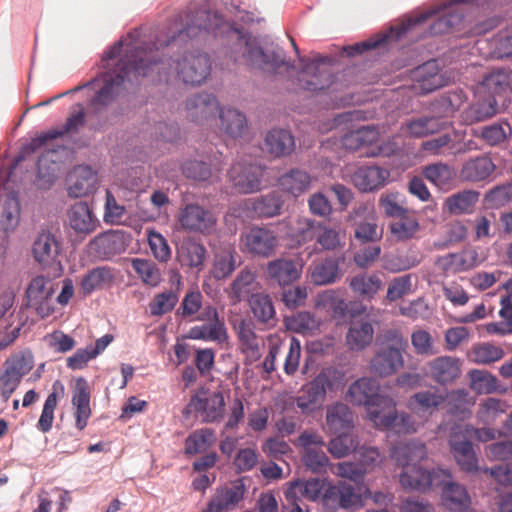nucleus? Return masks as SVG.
I'll return each mask as SVG.
<instances>
[{"mask_svg": "<svg viewBox=\"0 0 512 512\" xmlns=\"http://www.w3.org/2000/svg\"><path fill=\"white\" fill-rule=\"evenodd\" d=\"M222 26H224V20L218 12L196 5L188 6L175 16L166 32L156 36L154 43H138L135 41L138 32H130L127 36L130 41L126 43L128 47L126 55L120 59L114 72L105 73L101 78H95L83 86L75 87L73 91L89 85L96 87L101 82L102 86L92 98L91 105L96 109L105 107L114 100L126 80L137 81L140 77H148L154 73L160 81L168 76L173 61L171 58L164 60L159 57L161 48L171 44L185 43L205 33L211 32L217 35Z\"/></svg>", "mask_w": 512, "mask_h": 512, "instance_id": "obj_1", "label": "nucleus"}, {"mask_svg": "<svg viewBox=\"0 0 512 512\" xmlns=\"http://www.w3.org/2000/svg\"><path fill=\"white\" fill-rule=\"evenodd\" d=\"M390 456L403 468L400 483L405 489L425 492L444 484L450 478L448 470L437 468L429 471L417 464L427 457L426 446L419 441L394 446Z\"/></svg>", "mask_w": 512, "mask_h": 512, "instance_id": "obj_2", "label": "nucleus"}, {"mask_svg": "<svg viewBox=\"0 0 512 512\" xmlns=\"http://www.w3.org/2000/svg\"><path fill=\"white\" fill-rule=\"evenodd\" d=\"M407 340L397 330H387L379 338L377 348L369 361V370L381 378L394 375L403 368Z\"/></svg>", "mask_w": 512, "mask_h": 512, "instance_id": "obj_3", "label": "nucleus"}, {"mask_svg": "<svg viewBox=\"0 0 512 512\" xmlns=\"http://www.w3.org/2000/svg\"><path fill=\"white\" fill-rule=\"evenodd\" d=\"M488 0H451L433 10L422 13L418 17L410 18L401 26V32H407L413 27L425 22L434 15L438 17L430 25V34H445L458 28L464 19L463 4L483 5Z\"/></svg>", "mask_w": 512, "mask_h": 512, "instance_id": "obj_4", "label": "nucleus"}, {"mask_svg": "<svg viewBox=\"0 0 512 512\" xmlns=\"http://www.w3.org/2000/svg\"><path fill=\"white\" fill-rule=\"evenodd\" d=\"M346 400L358 406H365L369 419L381 423L380 416L386 409H393L394 399L380 393V384L372 377H362L353 382L345 396Z\"/></svg>", "mask_w": 512, "mask_h": 512, "instance_id": "obj_5", "label": "nucleus"}, {"mask_svg": "<svg viewBox=\"0 0 512 512\" xmlns=\"http://www.w3.org/2000/svg\"><path fill=\"white\" fill-rule=\"evenodd\" d=\"M239 45L243 47L240 62L250 68L275 71L287 65L281 49L265 52L255 38L241 36Z\"/></svg>", "mask_w": 512, "mask_h": 512, "instance_id": "obj_6", "label": "nucleus"}, {"mask_svg": "<svg viewBox=\"0 0 512 512\" xmlns=\"http://www.w3.org/2000/svg\"><path fill=\"white\" fill-rule=\"evenodd\" d=\"M467 429L461 423H454L450 428L448 444L457 464L466 472L478 471V459L470 439L467 437Z\"/></svg>", "mask_w": 512, "mask_h": 512, "instance_id": "obj_7", "label": "nucleus"}, {"mask_svg": "<svg viewBox=\"0 0 512 512\" xmlns=\"http://www.w3.org/2000/svg\"><path fill=\"white\" fill-rule=\"evenodd\" d=\"M263 172L260 165L236 161L228 171V178L237 192L254 193L261 188Z\"/></svg>", "mask_w": 512, "mask_h": 512, "instance_id": "obj_8", "label": "nucleus"}, {"mask_svg": "<svg viewBox=\"0 0 512 512\" xmlns=\"http://www.w3.org/2000/svg\"><path fill=\"white\" fill-rule=\"evenodd\" d=\"M177 219L183 230L204 235L211 234L217 222L214 214L199 204L185 205L180 209Z\"/></svg>", "mask_w": 512, "mask_h": 512, "instance_id": "obj_9", "label": "nucleus"}, {"mask_svg": "<svg viewBox=\"0 0 512 512\" xmlns=\"http://www.w3.org/2000/svg\"><path fill=\"white\" fill-rule=\"evenodd\" d=\"M298 445L303 448L302 460L308 469L313 472L325 471L329 458L323 450L325 442L321 435L304 431L298 437Z\"/></svg>", "mask_w": 512, "mask_h": 512, "instance_id": "obj_10", "label": "nucleus"}, {"mask_svg": "<svg viewBox=\"0 0 512 512\" xmlns=\"http://www.w3.org/2000/svg\"><path fill=\"white\" fill-rule=\"evenodd\" d=\"M246 486L242 479L219 487L207 503L205 512H231L244 499Z\"/></svg>", "mask_w": 512, "mask_h": 512, "instance_id": "obj_11", "label": "nucleus"}, {"mask_svg": "<svg viewBox=\"0 0 512 512\" xmlns=\"http://www.w3.org/2000/svg\"><path fill=\"white\" fill-rule=\"evenodd\" d=\"M211 73L206 54H187L177 62V74L186 84L201 85Z\"/></svg>", "mask_w": 512, "mask_h": 512, "instance_id": "obj_12", "label": "nucleus"}, {"mask_svg": "<svg viewBox=\"0 0 512 512\" xmlns=\"http://www.w3.org/2000/svg\"><path fill=\"white\" fill-rule=\"evenodd\" d=\"M32 369L24 356H14L4 363L3 372L0 374V396L7 402L12 393L17 389L20 381Z\"/></svg>", "mask_w": 512, "mask_h": 512, "instance_id": "obj_13", "label": "nucleus"}, {"mask_svg": "<svg viewBox=\"0 0 512 512\" xmlns=\"http://www.w3.org/2000/svg\"><path fill=\"white\" fill-rule=\"evenodd\" d=\"M246 251L260 257H270L278 245L275 233L267 228L252 227L241 235Z\"/></svg>", "mask_w": 512, "mask_h": 512, "instance_id": "obj_14", "label": "nucleus"}, {"mask_svg": "<svg viewBox=\"0 0 512 512\" xmlns=\"http://www.w3.org/2000/svg\"><path fill=\"white\" fill-rule=\"evenodd\" d=\"M301 89L311 92L322 91L333 83L330 69L318 61H311L303 67L298 75Z\"/></svg>", "mask_w": 512, "mask_h": 512, "instance_id": "obj_15", "label": "nucleus"}, {"mask_svg": "<svg viewBox=\"0 0 512 512\" xmlns=\"http://www.w3.org/2000/svg\"><path fill=\"white\" fill-rule=\"evenodd\" d=\"M219 110L220 107L216 97L209 93L195 94L185 102L187 118L199 124L214 118L215 113Z\"/></svg>", "mask_w": 512, "mask_h": 512, "instance_id": "obj_16", "label": "nucleus"}, {"mask_svg": "<svg viewBox=\"0 0 512 512\" xmlns=\"http://www.w3.org/2000/svg\"><path fill=\"white\" fill-rule=\"evenodd\" d=\"M61 244L58 237L49 230H42L38 233L33 243V256L43 267H49L59 263L58 256Z\"/></svg>", "mask_w": 512, "mask_h": 512, "instance_id": "obj_17", "label": "nucleus"}, {"mask_svg": "<svg viewBox=\"0 0 512 512\" xmlns=\"http://www.w3.org/2000/svg\"><path fill=\"white\" fill-rule=\"evenodd\" d=\"M189 407L202 417L204 422L220 421L225 411V400L221 392H213L206 397L194 396Z\"/></svg>", "mask_w": 512, "mask_h": 512, "instance_id": "obj_18", "label": "nucleus"}, {"mask_svg": "<svg viewBox=\"0 0 512 512\" xmlns=\"http://www.w3.org/2000/svg\"><path fill=\"white\" fill-rule=\"evenodd\" d=\"M429 376L438 384L446 385L460 377V360L453 356H439L427 363Z\"/></svg>", "mask_w": 512, "mask_h": 512, "instance_id": "obj_19", "label": "nucleus"}, {"mask_svg": "<svg viewBox=\"0 0 512 512\" xmlns=\"http://www.w3.org/2000/svg\"><path fill=\"white\" fill-rule=\"evenodd\" d=\"M85 122V112L81 105H77V110H74L67 118L62 129H52L47 132L41 133L37 137L33 138L27 145L29 151H36L49 141L61 137L67 133L75 132L79 127L83 126Z\"/></svg>", "mask_w": 512, "mask_h": 512, "instance_id": "obj_20", "label": "nucleus"}, {"mask_svg": "<svg viewBox=\"0 0 512 512\" xmlns=\"http://www.w3.org/2000/svg\"><path fill=\"white\" fill-rule=\"evenodd\" d=\"M97 187V175L91 167L79 165L68 176V195L79 198L93 193Z\"/></svg>", "mask_w": 512, "mask_h": 512, "instance_id": "obj_21", "label": "nucleus"}, {"mask_svg": "<svg viewBox=\"0 0 512 512\" xmlns=\"http://www.w3.org/2000/svg\"><path fill=\"white\" fill-rule=\"evenodd\" d=\"M496 170V165L487 155H480L466 160L460 170L462 180L472 183L489 181Z\"/></svg>", "mask_w": 512, "mask_h": 512, "instance_id": "obj_22", "label": "nucleus"}, {"mask_svg": "<svg viewBox=\"0 0 512 512\" xmlns=\"http://www.w3.org/2000/svg\"><path fill=\"white\" fill-rule=\"evenodd\" d=\"M326 481L321 479H310L307 481L297 480L291 482L285 491V499L288 503H295L302 499L316 501L323 496Z\"/></svg>", "mask_w": 512, "mask_h": 512, "instance_id": "obj_23", "label": "nucleus"}, {"mask_svg": "<svg viewBox=\"0 0 512 512\" xmlns=\"http://www.w3.org/2000/svg\"><path fill=\"white\" fill-rule=\"evenodd\" d=\"M480 263L479 254L474 248L459 253H450L438 259L437 264L445 273L456 274L470 270Z\"/></svg>", "mask_w": 512, "mask_h": 512, "instance_id": "obj_24", "label": "nucleus"}, {"mask_svg": "<svg viewBox=\"0 0 512 512\" xmlns=\"http://www.w3.org/2000/svg\"><path fill=\"white\" fill-rule=\"evenodd\" d=\"M510 74L505 70H495L484 76L477 86V96L497 99L505 97L511 90Z\"/></svg>", "mask_w": 512, "mask_h": 512, "instance_id": "obj_25", "label": "nucleus"}, {"mask_svg": "<svg viewBox=\"0 0 512 512\" xmlns=\"http://www.w3.org/2000/svg\"><path fill=\"white\" fill-rule=\"evenodd\" d=\"M260 289L256 280V274L249 268L242 269L236 278L230 284L227 293L233 304L239 303L246 298H250L252 294L258 293Z\"/></svg>", "mask_w": 512, "mask_h": 512, "instance_id": "obj_26", "label": "nucleus"}, {"mask_svg": "<svg viewBox=\"0 0 512 512\" xmlns=\"http://www.w3.org/2000/svg\"><path fill=\"white\" fill-rule=\"evenodd\" d=\"M413 78L423 93H430L446 85L444 76L440 73L437 60H430L417 67Z\"/></svg>", "mask_w": 512, "mask_h": 512, "instance_id": "obj_27", "label": "nucleus"}, {"mask_svg": "<svg viewBox=\"0 0 512 512\" xmlns=\"http://www.w3.org/2000/svg\"><path fill=\"white\" fill-rule=\"evenodd\" d=\"M67 218L69 226L77 234H91L98 226V220L86 202L80 201L72 205L68 210Z\"/></svg>", "mask_w": 512, "mask_h": 512, "instance_id": "obj_28", "label": "nucleus"}, {"mask_svg": "<svg viewBox=\"0 0 512 512\" xmlns=\"http://www.w3.org/2000/svg\"><path fill=\"white\" fill-rule=\"evenodd\" d=\"M452 476L439 487L442 488L441 501L443 506L452 512H462L469 508L471 498L466 488L451 481Z\"/></svg>", "mask_w": 512, "mask_h": 512, "instance_id": "obj_29", "label": "nucleus"}, {"mask_svg": "<svg viewBox=\"0 0 512 512\" xmlns=\"http://www.w3.org/2000/svg\"><path fill=\"white\" fill-rule=\"evenodd\" d=\"M389 172L377 166L358 168L351 176L354 186L362 192H370L382 187Z\"/></svg>", "mask_w": 512, "mask_h": 512, "instance_id": "obj_30", "label": "nucleus"}, {"mask_svg": "<svg viewBox=\"0 0 512 512\" xmlns=\"http://www.w3.org/2000/svg\"><path fill=\"white\" fill-rule=\"evenodd\" d=\"M381 423L374 425L382 429H393L397 433L412 434L417 432L418 424L414 418L407 413H397L396 402L394 401L393 409H386L380 416Z\"/></svg>", "mask_w": 512, "mask_h": 512, "instance_id": "obj_31", "label": "nucleus"}, {"mask_svg": "<svg viewBox=\"0 0 512 512\" xmlns=\"http://www.w3.org/2000/svg\"><path fill=\"white\" fill-rule=\"evenodd\" d=\"M176 258L181 266L201 269L206 258V249L201 243L188 237L178 246Z\"/></svg>", "mask_w": 512, "mask_h": 512, "instance_id": "obj_32", "label": "nucleus"}, {"mask_svg": "<svg viewBox=\"0 0 512 512\" xmlns=\"http://www.w3.org/2000/svg\"><path fill=\"white\" fill-rule=\"evenodd\" d=\"M238 254L234 247L228 245L217 249L214 253L210 274L216 280L229 277L236 267Z\"/></svg>", "mask_w": 512, "mask_h": 512, "instance_id": "obj_33", "label": "nucleus"}, {"mask_svg": "<svg viewBox=\"0 0 512 512\" xmlns=\"http://www.w3.org/2000/svg\"><path fill=\"white\" fill-rule=\"evenodd\" d=\"M444 401L445 397L442 394L426 390L412 395L407 402V407L416 415L431 416Z\"/></svg>", "mask_w": 512, "mask_h": 512, "instance_id": "obj_34", "label": "nucleus"}, {"mask_svg": "<svg viewBox=\"0 0 512 512\" xmlns=\"http://www.w3.org/2000/svg\"><path fill=\"white\" fill-rule=\"evenodd\" d=\"M498 100L487 96H478V100L466 108L462 114L466 124H474L491 119L498 113Z\"/></svg>", "mask_w": 512, "mask_h": 512, "instance_id": "obj_35", "label": "nucleus"}, {"mask_svg": "<svg viewBox=\"0 0 512 512\" xmlns=\"http://www.w3.org/2000/svg\"><path fill=\"white\" fill-rule=\"evenodd\" d=\"M267 152L273 157L290 155L295 149L293 135L285 129H272L265 137Z\"/></svg>", "mask_w": 512, "mask_h": 512, "instance_id": "obj_36", "label": "nucleus"}, {"mask_svg": "<svg viewBox=\"0 0 512 512\" xmlns=\"http://www.w3.org/2000/svg\"><path fill=\"white\" fill-rule=\"evenodd\" d=\"M219 119L221 129L231 138L242 137L248 129L246 116L235 108H220Z\"/></svg>", "mask_w": 512, "mask_h": 512, "instance_id": "obj_37", "label": "nucleus"}, {"mask_svg": "<svg viewBox=\"0 0 512 512\" xmlns=\"http://www.w3.org/2000/svg\"><path fill=\"white\" fill-rule=\"evenodd\" d=\"M238 338L241 352L249 363L256 362L261 358L263 343L245 321H242L238 327Z\"/></svg>", "mask_w": 512, "mask_h": 512, "instance_id": "obj_38", "label": "nucleus"}, {"mask_svg": "<svg viewBox=\"0 0 512 512\" xmlns=\"http://www.w3.org/2000/svg\"><path fill=\"white\" fill-rule=\"evenodd\" d=\"M269 277L279 285H288L300 277V269L292 259L279 258L267 264Z\"/></svg>", "mask_w": 512, "mask_h": 512, "instance_id": "obj_39", "label": "nucleus"}, {"mask_svg": "<svg viewBox=\"0 0 512 512\" xmlns=\"http://www.w3.org/2000/svg\"><path fill=\"white\" fill-rule=\"evenodd\" d=\"M65 395L64 385L60 380H56L52 385V391L47 396L42 413L37 423V428L43 433L51 430L54 421V411L57 407L58 400Z\"/></svg>", "mask_w": 512, "mask_h": 512, "instance_id": "obj_40", "label": "nucleus"}, {"mask_svg": "<svg viewBox=\"0 0 512 512\" xmlns=\"http://www.w3.org/2000/svg\"><path fill=\"white\" fill-rule=\"evenodd\" d=\"M325 399L324 390L313 379L302 386L296 398V404L303 413H311L321 407Z\"/></svg>", "mask_w": 512, "mask_h": 512, "instance_id": "obj_41", "label": "nucleus"}, {"mask_svg": "<svg viewBox=\"0 0 512 512\" xmlns=\"http://www.w3.org/2000/svg\"><path fill=\"white\" fill-rule=\"evenodd\" d=\"M374 329L368 321H353L346 335L349 349L360 351L366 348L373 340Z\"/></svg>", "mask_w": 512, "mask_h": 512, "instance_id": "obj_42", "label": "nucleus"}, {"mask_svg": "<svg viewBox=\"0 0 512 512\" xmlns=\"http://www.w3.org/2000/svg\"><path fill=\"white\" fill-rule=\"evenodd\" d=\"M479 200V193L463 190L446 198L444 207L453 215L470 214Z\"/></svg>", "mask_w": 512, "mask_h": 512, "instance_id": "obj_43", "label": "nucleus"}, {"mask_svg": "<svg viewBox=\"0 0 512 512\" xmlns=\"http://www.w3.org/2000/svg\"><path fill=\"white\" fill-rule=\"evenodd\" d=\"M326 423L333 434L350 430L353 425V414L343 403H336L327 409Z\"/></svg>", "mask_w": 512, "mask_h": 512, "instance_id": "obj_44", "label": "nucleus"}, {"mask_svg": "<svg viewBox=\"0 0 512 512\" xmlns=\"http://www.w3.org/2000/svg\"><path fill=\"white\" fill-rule=\"evenodd\" d=\"M312 178L300 169H292L279 178V186L287 193L297 197L310 189Z\"/></svg>", "mask_w": 512, "mask_h": 512, "instance_id": "obj_45", "label": "nucleus"}, {"mask_svg": "<svg viewBox=\"0 0 512 512\" xmlns=\"http://www.w3.org/2000/svg\"><path fill=\"white\" fill-rule=\"evenodd\" d=\"M115 280L113 269L109 267H96L85 274L81 280V289L85 295L95 290L110 286Z\"/></svg>", "mask_w": 512, "mask_h": 512, "instance_id": "obj_46", "label": "nucleus"}, {"mask_svg": "<svg viewBox=\"0 0 512 512\" xmlns=\"http://www.w3.org/2000/svg\"><path fill=\"white\" fill-rule=\"evenodd\" d=\"M216 442V435L212 429L201 428L192 432L184 443L186 455H196L207 452Z\"/></svg>", "mask_w": 512, "mask_h": 512, "instance_id": "obj_47", "label": "nucleus"}, {"mask_svg": "<svg viewBox=\"0 0 512 512\" xmlns=\"http://www.w3.org/2000/svg\"><path fill=\"white\" fill-rule=\"evenodd\" d=\"M420 229L418 219L411 213H406L389 224L392 238L397 242L413 239Z\"/></svg>", "mask_w": 512, "mask_h": 512, "instance_id": "obj_48", "label": "nucleus"}, {"mask_svg": "<svg viewBox=\"0 0 512 512\" xmlns=\"http://www.w3.org/2000/svg\"><path fill=\"white\" fill-rule=\"evenodd\" d=\"M249 306L258 322L273 325L276 312L272 298L265 293L252 294L249 298Z\"/></svg>", "mask_w": 512, "mask_h": 512, "instance_id": "obj_49", "label": "nucleus"}, {"mask_svg": "<svg viewBox=\"0 0 512 512\" xmlns=\"http://www.w3.org/2000/svg\"><path fill=\"white\" fill-rule=\"evenodd\" d=\"M442 127L439 115L422 116L408 120L403 129L414 138H421L438 132Z\"/></svg>", "mask_w": 512, "mask_h": 512, "instance_id": "obj_50", "label": "nucleus"}, {"mask_svg": "<svg viewBox=\"0 0 512 512\" xmlns=\"http://www.w3.org/2000/svg\"><path fill=\"white\" fill-rule=\"evenodd\" d=\"M20 221V202L15 194L8 195L5 199L2 213L0 215V233L6 238L13 232Z\"/></svg>", "mask_w": 512, "mask_h": 512, "instance_id": "obj_51", "label": "nucleus"}, {"mask_svg": "<svg viewBox=\"0 0 512 512\" xmlns=\"http://www.w3.org/2000/svg\"><path fill=\"white\" fill-rule=\"evenodd\" d=\"M378 131L371 126H362L346 133L342 137V145L345 149L355 151L362 147L372 145L378 140Z\"/></svg>", "mask_w": 512, "mask_h": 512, "instance_id": "obj_52", "label": "nucleus"}, {"mask_svg": "<svg viewBox=\"0 0 512 512\" xmlns=\"http://www.w3.org/2000/svg\"><path fill=\"white\" fill-rule=\"evenodd\" d=\"M505 355L500 346L484 342L474 344L467 353L468 359L479 365H488L501 360Z\"/></svg>", "mask_w": 512, "mask_h": 512, "instance_id": "obj_53", "label": "nucleus"}, {"mask_svg": "<svg viewBox=\"0 0 512 512\" xmlns=\"http://www.w3.org/2000/svg\"><path fill=\"white\" fill-rule=\"evenodd\" d=\"M187 337L193 340L212 341L221 344L228 340V333L225 323H217L216 325L205 323L191 327Z\"/></svg>", "mask_w": 512, "mask_h": 512, "instance_id": "obj_54", "label": "nucleus"}, {"mask_svg": "<svg viewBox=\"0 0 512 512\" xmlns=\"http://www.w3.org/2000/svg\"><path fill=\"white\" fill-rule=\"evenodd\" d=\"M383 282L376 274H358L351 278V290L365 299H372L382 288Z\"/></svg>", "mask_w": 512, "mask_h": 512, "instance_id": "obj_55", "label": "nucleus"}, {"mask_svg": "<svg viewBox=\"0 0 512 512\" xmlns=\"http://www.w3.org/2000/svg\"><path fill=\"white\" fill-rule=\"evenodd\" d=\"M467 96L463 90L457 89L448 91L441 95L433 103V110L439 115V117H446L452 115L457 111L465 102Z\"/></svg>", "mask_w": 512, "mask_h": 512, "instance_id": "obj_56", "label": "nucleus"}, {"mask_svg": "<svg viewBox=\"0 0 512 512\" xmlns=\"http://www.w3.org/2000/svg\"><path fill=\"white\" fill-rule=\"evenodd\" d=\"M53 293L54 288L50 278L38 275L30 281L26 289L27 303L28 305H37L48 301Z\"/></svg>", "mask_w": 512, "mask_h": 512, "instance_id": "obj_57", "label": "nucleus"}, {"mask_svg": "<svg viewBox=\"0 0 512 512\" xmlns=\"http://www.w3.org/2000/svg\"><path fill=\"white\" fill-rule=\"evenodd\" d=\"M131 266L146 286L155 288L162 282L161 270L153 261L142 258H133L131 259Z\"/></svg>", "mask_w": 512, "mask_h": 512, "instance_id": "obj_58", "label": "nucleus"}, {"mask_svg": "<svg viewBox=\"0 0 512 512\" xmlns=\"http://www.w3.org/2000/svg\"><path fill=\"white\" fill-rule=\"evenodd\" d=\"M422 174L430 183L442 189L452 182L455 171L450 165L438 162L425 166Z\"/></svg>", "mask_w": 512, "mask_h": 512, "instance_id": "obj_59", "label": "nucleus"}, {"mask_svg": "<svg viewBox=\"0 0 512 512\" xmlns=\"http://www.w3.org/2000/svg\"><path fill=\"white\" fill-rule=\"evenodd\" d=\"M325 395L342 390L345 386V373L335 367L323 368L314 378Z\"/></svg>", "mask_w": 512, "mask_h": 512, "instance_id": "obj_60", "label": "nucleus"}, {"mask_svg": "<svg viewBox=\"0 0 512 512\" xmlns=\"http://www.w3.org/2000/svg\"><path fill=\"white\" fill-rule=\"evenodd\" d=\"M468 376L470 388L477 394H491L498 388V379L488 371L473 369Z\"/></svg>", "mask_w": 512, "mask_h": 512, "instance_id": "obj_61", "label": "nucleus"}, {"mask_svg": "<svg viewBox=\"0 0 512 512\" xmlns=\"http://www.w3.org/2000/svg\"><path fill=\"white\" fill-rule=\"evenodd\" d=\"M339 266L335 259L327 258L316 264L311 273V280L316 285L334 283L338 277Z\"/></svg>", "mask_w": 512, "mask_h": 512, "instance_id": "obj_62", "label": "nucleus"}, {"mask_svg": "<svg viewBox=\"0 0 512 512\" xmlns=\"http://www.w3.org/2000/svg\"><path fill=\"white\" fill-rule=\"evenodd\" d=\"M179 295L176 291L166 290L154 295L148 307L152 316H162L171 312L177 305Z\"/></svg>", "mask_w": 512, "mask_h": 512, "instance_id": "obj_63", "label": "nucleus"}, {"mask_svg": "<svg viewBox=\"0 0 512 512\" xmlns=\"http://www.w3.org/2000/svg\"><path fill=\"white\" fill-rule=\"evenodd\" d=\"M282 205L281 196L273 192L254 200L252 209L258 216L269 218L280 214Z\"/></svg>", "mask_w": 512, "mask_h": 512, "instance_id": "obj_64", "label": "nucleus"}]
</instances>
